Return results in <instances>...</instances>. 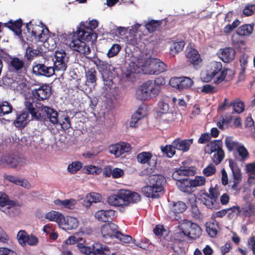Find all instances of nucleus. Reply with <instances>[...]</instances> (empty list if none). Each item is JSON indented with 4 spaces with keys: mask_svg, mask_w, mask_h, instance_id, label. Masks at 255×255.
Segmentation results:
<instances>
[{
    "mask_svg": "<svg viewBox=\"0 0 255 255\" xmlns=\"http://www.w3.org/2000/svg\"><path fill=\"white\" fill-rule=\"evenodd\" d=\"M255 11V4L247 5L243 9V12L246 16H251Z\"/></svg>",
    "mask_w": 255,
    "mask_h": 255,
    "instance_id": "obj_60",
    "label": "nucleus"
},
{
    "mask_svg": "<svg viewBox=\"0 0 255 255\" xmlns=\"http://www.w3.org/2000/svg\"><path fill=\"white\" fill-rule=\"evenodd\" d=\"M176 149V148L173 146L172 142L171 144L160 146V149L162 152L169 158L173 157L175 154Z\"/></svg>",
    "mask_w": 255,
    "mask_h": 255,
    "instance_id": "obj_43",
    "label": "nucleus"
},
{
    "mask_svg": "<svg viewBox=\"0 0 255 255\" xmlns=\"http://www.w3.org/2000/svg\"><path fill=\"white\" fill-rule=\"evenodd\" d=\"M185 55L187 61L192 64L196 69L202 61L198 51L193 48L187 47L185 50Z\"/></svg>",
    "mask_w": 255,
    "mask_h": 255,
    "instance_id": "obj_19",
    "label": "nucleus"
},
{
    "mask_svg": "<svg viewBox=\"0 0 255 255\" xmlns=\"http://www.w3.org/2000/svg\"><path fill=\"white\" fill-rule=\"evenodd\" d=\"M121 49V46L120 44H114L110 48L107 53L108 57L111 58L117 55Z\"/></svg>",
    "mask_w": 255,
    "mask_h": 255,
    "instance_id": "obj_54",
    "label": "nucleus"
},
{
    "mask_svg": "<svg viewBox=\"0 0 255 255\" xmlns=\"http://www.w3.org/2000/svg\"><path fill=\"white\" fill-rule=\"evenodd\" d=\"M25 163L26 159L18 155L5 154L2 155L0 159V165L7 166L12 168L22 166Z\"/></svg>",
    "mask_w": 255,
    "mask_h": 255,
    "instance_id": "obj_7",
    "label": "nucleus"
},
{
    "mask_svg": "<svg viewBox=\"0 0 255 255\" xmlns=\"http://www.w3.org/2000/svg\"><path fill=\"white\" fill-rule=\"evenodd\" d=\"M55 61L54 62V71H65L67 67L69 57L65 51L61 50L56 51L55 53Z\"/></svg>",
    "mask_w": 255,
    "mask_h": 255,
    "instance_id": "obj_12",
    "label": "nucleus"
},
{
    "mask_svg": "<svg viewBox=\"0 0 255 255\" xmlns=\"http://www.w3.org/2000/svg\"><path fill=\"white\" fill-rule=\"evenodd\" d=\"M229 167L232 171L233 177V184L231 186V189L235 190L237 185L240 183L242 180V173L241 169L237 163L232 159H229Z\"/></svg>",
    "mask_w": 255,
    "mask_h": 255,
    "instance_id": "obj_13",
    "label": "nucleus"
},
{
    "mask_svg": "<svg viewBox=\"0 0 255 255\" xmlns=\"http://www.w3.org/2000/svg\"><path fill=\"white\" fill-rule=\"evenodd\" d=\"M158 106L159 113L161 114H166L168 112L169 109V105L163 101H159Z\"/></svg>",
    "mask_w": 255,
    "mask_h": 255,
    "instance_id": "obj_59",
    "label": "nucleus"
},
{
    "mask_svg": "<svg viewBox=\"0 0 255 255\" xmlns=\"http://www.w3.org/2000/svg\"><path fill=\"white\" fill-rule=\"evenodd\" d=\"M236 51L232 47H226L223 48L220 54V57L226 63L233 61L235 57Z\"/></svg>",
    "mask_w": 255,
    "mask_h": 255,
    "instance_id": "obj_29",
    "label": "nucleus"
},
{
    "mask_svg": "<svg viewBox=\"0 0 255 255\" xmlns=\"http://www.w3.org/2000/svg\"><path fill=\"white\" fill-rule=\"evenodd\" d=\"M28 64L25 60L16 56H9L7 66L9 70L16 73H21L26 70Z\"/></svg>",
    "mask_w": 255,
    "mask_h": 255,
    "instance_id": "obj_10",
    "label": "nucleus"
},
{
    "mask_svg": "<svg viewBox=\"0 0 255 255\" xmlns=\"http://www.w3.org/2000/svg\"><path fill=\"white\" fill-rule=\"evenodd\" d=\"M211 139L210 134L207 132L201 134L198 140V142L201 144H205L209 142Z\"/></svg>",
    "mask_w": 255,
    "mask_h": 255,
    "instance_id": "obj_62",
    "label": "nucleus"
},
{
    "mask_svg": "<svg viewBox=\"0 0 255 255\" xmlns=\"http://www.w3.org/2000/svg\"><path fill=\"white\" fill-rule=\"evenodd\" d=\"M162 23V20L152 19L145 24V27L149 33H152L158 30Z\"/></svg>",
    "mask_w": 255,
    "mask_h": 255,
    "instance_id": "obj_38",
    "label": "nucleus"
},
{
    "mask_svg": "<svg viewBox=\"0 0 255 255\" xmlns=\"http://www.w3.org/2000/svg\"><path fill=\"white\" fill-rule=\"evenodd\" d=\"M254 24H245L239 27L236 30V33L240 36H249L254 30Z\"/></svg>",
    "mask_w": 255,
    "mask_h": 255,
    "instance_id": "obj_36",
    "label": "nucleus"
},
{
    "mask_svg": "<svg viewBox=\"0 0 255 255\" xmlns=\"http://www.w3.org/2000/svg\"><path fill=\"white\" fill-rule=\"evenodd\" d=\"M193 142V139L192 138L183 140L176 138L172 141V144L176 149L182 150L183 152H187L189 150Z\"/></svg>",
    "mask_w": 255,
    "mask_h": 255,
    "instance_id": "obj_25",
    "label": "nucleus"
},
{
    "mask_svg": "<svg viewBox=\"0 0 255 255\" xmlns=\"http://www.w3.org/2000/svg\"><path fill=\"white\" fill-rule=\"evenodd\" d=\"M115 211L113 210H101L97 211L95 214V218L103 222H110L115 216Z\"/></svg>",
    "mask_w": 255,
    "mask_h": 255,
    "instance_id": "obj_23",
    "label": "nucleus"
},
{
    "mask_svg": "<svg viewBox=\"0 0 255 255\" xmlns=\"http://www.w3.org/2000/svg\"><path fill=\"white\" fill-rule=\"evenodd\" d=\"M182 232L184 235L192 239L199 238L202 234L200 227L196 223L186 220L182 225Z\"/></svg>",
    "mask_w": 255,
    "mask_h": 255,
    "instance_id": "obj_8",
    "label": "nucleus"
},
{
    "mask_svg": "<svg viewBox=\"0 0 255 255\" xmlns=\"http://www.w3.org/2000/svg\"><path fill=\"white\" fill-rule=\"evenodd\" d=\"M32 72L36 76L50 77L54 75L55 71L53 66H47L44 64L34 63Z\"/></svg>",
    "mask_w": 255,
    "mask_h": 255,
    "instance_id": "obj_14",
    "label": "nucleus"
},
{
    "mask_svg": "<svg viewBox=\"0 0 255 255\" xmlns=\"http://www.w3.org/2000/svg\"><path fill=\"white\" fill-rule=\"evenodd\" d=\"M109 151L114 154L116 157H119L122 154L128 152L131 150L130 145L125 142H121L109 147Z\"/></svg>",
    "mask_w": 255,
    "mask_h": 255,
    "instance_id": "obj_16",
    "label": "nucleus"
},
{
    "mask_svg": "<svg viewBox=\"0 0 255 255\" xmlns=\"http://www.w3.org/2000/svg\"><path fill=\"white\" fill-rule=\"evenodd\" d=\"M225 144L229 151L237 149L240 145L238 141H233L230 137H227L225 138Z\"/></svg>",
    "mask_w": 255,
    "mask_h": 255,
    "instance_id": "obj_49",
    "label": "nucleus"
},
{
    "mask_svg": "<svg viewBox=\"0 0 255 255\" xmlns=\"http://www.w3.org/2000/svg\"><path fill=\"white\" fill-rule=\"evenodd\" d=\"M228 69L223 68L220 62L212 61L209 64L206 71L201 74V78L204 82H209L214 78V82L219 84L224 81L227 74Z\"/></svg>",
    "mask_w": 255,
    "mask_h": 255,
    "instance_id": "obj_4",
    "label": "nucleus"
},
{
    "mask_svg": "<svg viewBox=\"0 0 255 255\" xmlns=\"http://www.w3.org/2000/svg\"><path fill=\"white\" fill-rule=\"evenodd\" d=\"M237 150L242 161L245 160L249 156L248 150L243 145H239Z\"/></svg>",
    "mask_w": 255,
    "mask_h": 255,
    "instance_id": "obj_52",
    "label": "nucleus"
},
{
    "mask_svg": "<svg viewBox=\"0 0 255 255\" xmlns=\"http://www.w3.org/2000/svg\"><path fill=\"white\" fill-rule=\"evenodd\" d=\"M29 235L25 230H20L17 234V239L19 244L22 247L26 245Z\"/></svg>",
    "mask_w": 255,
    "mask_h": 255,
    "instance_id": "obj_47",
    "label": "nucleus"
},
{
    "mask_svg": "<svg viewBox=\"0 0 255 255\" xmlns=\"http://www.w3.org/2000/svg\"><path fill=\"white\" fill-rule=\"evenodd\" d=\"M24 105L25 109L31 115L32 119L40 121L49 120L53 125L58 124V113L54 109L35 102L32 98L26 99Z\"/></svg>",
    "mask_w": 255,
    "mask_h": 255,
    "instance_id": "obj_1",
    "label": "nucleus"
},
{
    "mask_svg": "<svg viewBox=\"0 0 255 255\" xmlns=\"http://www.w3.org/2000/svg\"><path fill=\"white\" fill-rule=\"evenodd\" d=\"M210 146V153L215 152L222 149V144L220 140H215L208 145Z\"/></svg>",
    "mask_w": 255,
    "mask_h": 255,
    "instance_id": "obj_55",
    "label": "nucleus"
},
{
    "mask_svg": "<svg viewBox=\"0 0 255 255\" xmlns=\"http://www.w3.org/2000/svg\"><path fill=\"white\" fill-rule=\"evenodd\" d=\"M97 71L94 67L88 69L85 71L86 82L91 84L94 87L96 85L97 80Z\"/></svg>",
    "mask_w": 255,
    "mask_h": 255,
    "instance_id": "obj_34",
    "label": "nucleus"
},
{
    "mask_svg": "<svg viewBox=\"0 0 255 255\" xmlns=\"http://www.w3.org/2000/svg\"><path fill=\"white\" fill-rule=\"evenodd\" d=\"M114 225L105 224L103 225L101 229V232L102 236L104 238H116V234L118 232L114 228Z\"/></svg>",
    "mask_w": 255,
    "mask_h": 255,
    "instance_id": "obj_30",
    "label": "nucleus"
},
{
    "mask_svg": "<svg viewBox=\"0 0 255 255\" xmlns=\"http://www.w3.org/2000/svg\"><path fill=\"white\" fill-rule=\"evenodd\" d=\"M186 208L187 206L183 202H172L169 205V214L177 216L178 214L183 213Z\"/></svg>",
    "mask_w": 255,
    "mask_h": 255,
    "instance_id": "obj_26",
    "label": "nucleus"
},
{
    "mask_svg": "<svg viewBox=\"0 0 255 255\" xmlns=\"http://www.w3.org/2000/svg\"><path fill=\"white\" fill-rule=\"evenodd\" d=\"M74 37H77V39H80L86 42L93 41L96 39L97 36L94 31H90L84 27L81 26L77 28V31L74 33Z\"/></svg>",
    "mask_w": 255,
    "mask_h": 255,
    "instance_id": "obj_15",
    "label": "nucleus"
},
{
    "mask_svg": "<svg viewBox=\"0 0 255 255\" xmlns=\"http://www.w3.org/2000/svg\"><path fill=\"white\" fill-rule=\"evenodd\" d=\"M115 238L119 239L121 242L126 244L130 243L132 239L131 236L125 235L119 231L116 234Z\"/></svg>",
    "mask_w": 255,
    "mask_h": 255,
    "instance_id": "obj_57",
    "label": "nucleus"
},
{
    "mask_svg": "<svg viewBox=\"0 0 255 255\" xmlns=\"http://www.w3.org/2000/svg\"><path fill=\"white\" fill-rule=\"evenodd\" d=\"M60 251L61 252L60 255H73L71 249L66 244H62Z\"/></svg>",
    "mask_w": 255,
    "mask_h": 255,
    "instance_id": "obj_63",
    "label": "nucleus"
},
{
    "mask_svg": "<svg viewBox=\"0 0 255 255\" xmlns=\"http://www.w3.org/2000/svg\"><path fill=\"white\" fill-rule=\"evenodd\" d=\"M33 97L38 101H43L48 99L50 95L51 92L49 87L46 85H42L38 88L32 90Z\"/></svg>",
    "mask_w": 255,
    "mask_h": 255,
    "instance_id": "obj_20",
    "label": "nucleus"
},
{
    "mask_svg": "<svg viewBox=\"0 0 255 255\" xmlns=\"http://www.w3.org/2000/svg\"><path fill=\"white\" fill-rule=\"evenodd\" d=\"M193 187L202 186L205 184L206 179L204 176H196L194 180H191Z\"/></svg>",
    "mask_w": 255,
    "mask_h": 255,
    "instance_id": "obj_56",
    "label": "nucleus"
},
{
    "mask_svg": "<svg viewBox=\"0 0 255 255\" xmlns=\"http://www.w3.org/2000/svg\"><path fill=\"white\" fill-rule=\"evenodd\" d=\"M193 84V81L188 77H172L169 85L179 91L190 88Z\"/></svg>",
    "mask_w": 255,
    "mask_h": 255,
    "instance_id": "obj_11",
    "label": "nucleus"
},
{
    "mask_svg": "<svg viewBox=\"0 0 255 255\" xmlns=\"http://www.w3.org/2000/svg\"><path fill=\"white\" fill-rule=\"evenodd\" d=\"M41 52L38 49H33L30 46H28L26 49V51L24 53V57L26 58V62L29 64L31 60L35 57L39 55Z\"/></svg>",
    "mask_w": 255,
    "mask_h": 255,
    "instance_id": "obj_37",
    "label": "nucleus"
},
{
    "mask_svg": "<svg viewBox=\"0 0 255 255\" xmlns=\"http://www.w3.org/2000/svg\"><path fill=\"white\" fill-rule=\"evenodd\" d=\"M141 200L140 195L135 192L126 189H120L117 194H113L107 198V202L115 207L128 206L130 204L136 203Z\"/></svg>",
    "mask_w": 255,
    "mask_h": 255,
    "instance_id": "obj_2",
    "label": "nucleus"
},
{
    "mask_svg": "<svg viewBox=\"0 0 255 255\" xmlns=\"http://www.w3.org/2000/svg\"><path fill=\"white\" fill-rule=\"evenodd\" d=\"M69 46L75 51L85 55H88L91 49L86 42L80 40V39L73 38L69 44Z\"/></svg>",
    "mask_w": 255,
    "mask_h": 255,
    "instance_id": "obj_17",
    "label": "nucleus"
},
{
    "mask_svg": "<svg viewBox=\"0 0 255 255\" xmlns=\"http://www.w3.org/2000/svg\"><path fill=\"white\" fill-rule=\"evenodd\" d=\"M249 56L246 54L241 55L240 58V62L241 67V71L239 73V78H244V73L246 71V66L248 64Z\"/></svg>",
    "mask_w": 255,
    "mask_h": 255,
    "instance_id": "obj_46",
    "label": "nucleus"
},
{
    "mask_svg": "<svg viewBox=\"0 0 255 255\" xmlns=\"http://www.w3.org/2000/svg\"><path fill=\"white\" fill-rule=\"evenodd\" d=\"M177 185L180 190L183 192H192L191 181L189 178L184 179H177Z\"/></svg>",
    "mask_w": 255,
    "mask_h": 255,
    "instance_id": "obj_31",
    "label": "nucleus"
},
{
    "mask_svg": "<svg viewBox=\"0 0 255 255\" xmlns=\"http://www.w3.org/2000/svg\"><path fill=\"white\" fill-rule=\"evenodd\" d=\"M166 65L159 59H155L150 64L149 74L150 75H158L166 70Z\"/></svg>",
    "mask_w": 255,
    "mask_h": 255,
    "instance_id": "obj_24",
    "label": "nucleus"
},
{
    "mask_svg": "<svg viewBox=\"0 0 255 255\" xmlns=\"http://www.w3.org/2000/svg\"><path fill=\"white\" fill-rule=\"evenodd\" d=\"M82 163L80 161L73 162L68 166V170L71 173H75L82 167Z\"/></svg>",
    "mask_w": 255,
    "mask_h": 255,
    "instance_id": "obj_53",
    "label": "nucleus"
},
{
    "mask_svg": "<svg viewBox=\"0 0 255 255\" xmlns=\"http://www.w3.org/2000/svg\"><path fill=\"white\" fill-rule=\"evenodd\" d=\"M236 208L238 214L242 215L245 218H250L255 215V206L251 203L244 205L241 207L234 206Z\"/></svg>",
    "mask_w": 255,
    "mask_h": 255,
    "instance_id": "obj_22",
    "label": "nucleus"
},
{
    "mask_svg": "<svg viewBox=\"0 0 255 255\" xmlns=\"http://www.w3.org/2000/svg\"><path fill=\"white\" fill-rule=\"evenodd\" d=\"M77 247L80 252L85 255H110V248L101 243L95 242L92 246H86L82 243H78Z\"/></svg>",
    "mask_w": 255,
    "mask_h": 255,
    "instance_id": "obj_5",
    "label": "nucleus"
},
{
    "mask_svg": "<svg viewBox=\"0 0 255 255\" xmlns=\"http://www.w3.org/2000/svg\"><path fill=\"white\" fill-rule=\"evenodd\" d=\"M60 223L59 227L65 230H71L77 228L79 225L78 220L71 216L64 217Z\"/></svg>",
    "mask_w": 255,
    "mask_h": 255,
    "instance_id": "obj_21",
    "label": "nucleus"
},
{
    "mask_svg": "<svg viewBox=\"0 0 255 255\" xmlns=\"http://www.w3.org/2000/svg\"><path fill=\"white\" fill-rule=\"evenodd\" d=\"M216 171L215 166L212 164H210L203 170V173L204 175L207 177L214 175Z\"/></svg>",
    "mask_w": 255,
    "mask_h": 255,
    "instance_id": "obj_58",
    "label": "nucleus"
},
{
    "mask_svg": "<svg viewBox=\"0 0 255 255\" xmlns=\"http://www.w3.org/2000/svg\"><path fill=\"white\" fill-rule=\"evenodd\" d=\"M229 107H232L234 111L238 114H241L244 111L245 105L244 103L239 99H237L233 102H231Z\"/></svg>",
    "mask_w": 255,
    "mask_h": 255,
    "instance_id": "obj_45",
    "label": "nucleus"
},
{
    "mask_svg": "<svg viewBox=\"0 0 255 255\" xmlns=\"http://www.w3.org/2000/svg\"><path fill=\"white\" fill-rule=\"evenodd\" d=\"M158 94V90L153 85L152 80L142 84L136 93V98L142 101H148Z\"/></svg>",
    "mask_w": 255,
    "mask_h": 255,
    "instance_id": "obj_6",
    "label": "nucleus"
},
{
    "mask_svg": "<svg viewBox=\"0 0 255 255\" xmlns=\"http://www.w3.org/2000/svg\"><path fill=\"white\" fill-rule=\"evenodd\" d=\"M28 113H29L23 112L17 117L14 122L17 127L24 128L26 125Z\"/></svg>",
    "mask_w": 255,
    "mask_h": 255,
    "instance_id": "obj_42",
    "label": "nucleus"
},
{
    "mask_svg": "<svg viewBox=\"0 0 255 255\" xmlns=\"http://www.w3.org/2000/svg\"><path fill=\"white\" fill-rule=\"evenodd\" d=\"M240 23L241 22L238 19H236L231 24H227L224 27V32L226 34H230L234 29L240 25Z\"/></svg>",
    "mask_w": 255,
    "mask_h": 255,
    "instance_id": "obj_50",
    "label": "nucleus"
},
{
    "mask_svg": "<svg viewBox=\"0 0 255 255\" xmlns=\"http://www.w3.org/2000/svg\"><path fill=\"white\" fill-rule=\"evenodd\" d=\"M98 24L99 22L97 20L92 19L88 22L82 21L80 23V25L85 27L88 30L94 31V29L98 27Z\"/></svg>",
    "mask_w": 255,
    "mask_h": 255,
    "instance_id": "obj_48",
    "label": "nucleus"
},
{
    "mask_svg": "<svg viewBox=\"0 0 255 255\" xmlns=\"http://www.w3.org/2000/svg\"><path fill=\"white\" fill-rule=\"evenodd\" d=\"M63 215L61 213L55 211H51L45 215L46 219L51 221L56 222L59 226L62 221V219H63Z\"/></svg>",
    "mask_w": 255,
    "mask_h": 255,
    "instance_id": "obj_40",
    "label": "nucleus"
},
{
    "mask_svg": "<svg viewBox=\"0 0 255 255\" xmlns=\"http://www.w3.org/2000/svg\"><path fill=\"white\" fill-rule=\"evenodd\" d=\"M225 157V153L223 149L215 152L212 157L213 162L216 164H220Z\"/></svg>",
    "mask_w": 255,
    "mask_h": 255,
    "instance_id": "obj_51",
    "label": "nucleus"
},
{
    "mask_svg": "<svg viewBox=\"0 0 255 255\" xmlns=\"http://www.w3.org/2000/svg\"><path fill=\"white\" fill-rule=\"evenodd\" d=\"M219 196L218 190L213 188L209 189V194L205 192L200 196V200L208 208L216 209L218 205L217 200Z\"/></svg>",
    "mask_w": 255,
    "mask_h": 255,
    "instance_id": "obj_9",
    "label": "nucleus"
},
{
    "mask_svg": "<svg viewBox=\"0 0 255 255\" xmlns=\"http://www.w3.org/2000/svg\"><path fill=\"white\" fill-rule=\"evenodd\" d=\"M26 28L27 32L35 39L37 38L38 41L43 42L46 40V35L42 27L36 25H33L31 24V21H29L26 24Z\"/></svg>",
    "mask_w": 255,
    "mask_h": 255,
    "instance_id": "obj_18",
    "label": "nucleus"
},
{
    "mask_svg": "<svg viewBox=\"0 0 255 255\" xmlns=\"http://www.w3.org/2000/svg\"><path fill=\"white\" fill-rule=\"evenodd\" d=\"M58 124H59L61 125L62 128L64 129H68L70 128H71V122L69 117L68 116H65L63 121L61 122L59 120V122Z\"/></svg>",
    "mask_w": 255,
    "mask_h": 255,
    "instance_id": "obj_61",
    "label": "nucleus"
},
{
    "mask_svg": "<svg viewBox=\"0 0 255 255\" xmlns=\"http://www.w3.org/2000/svg\"><path fill=\"white\" fill-rule=\"evenodd\" d=\"M22 25V21L21 19H18L15 21L10 20L7 22L3 23V26L7 27L13 31L16 35L21 34V27Z\"/></svg>",
    "mask_w": 255,
    "mask_h": 255,
    "instance_id": "obj_28",
    "label": "nucleus"
},
{
    "mask_svg": "<svg viewBox=\"0 0 255 255\" xmlns=\"http://www.w3.org/2000/svg\"><path fill=\"white\" fill-rule=\"evenodd\" d=\"M166 178L160 174L149 176L146 186L142 188V192L145 196L152 199L158 198L164 193V185Z\"/></svg>",
    "mask_w": 255,
    "mask_h": 255,
    "instance_id": "obj_3",
    "label": "nucleus"
},
{
    "mask_svg": "<svg viewBox=\"0 0 255 255\" xmlns=\"http://www.w3.org/2000/svg\"><path fill=\"white\" fill-rule=\"evenodd\" d=\"M185 43L183 40L173 41L170 47V51L173 55L178 54L182 51L185 46Z\"/></svg>",
    "mask_w": 255,
    "mask_h": 255,
    "instance_id": "obj_41",
    "label": "nucleus"
},
{
    "mask_svg": "<svg viewBox=\"0 0 255 255\" xmlns=\"http://www.w3.org/2000/svg\"><path fill=\"white\" fill-rule=\"evenodd\" d=\"M152 157V154L150 152L143 151L137 155V161L141 164L148 163L151 165L150 160Z\"/></svg>",
    "mask_w": 255,
    "mask_h": 255,
    "instance_id": "obj_39",
    "label": "nucleus"
},
{
    "mask_svg": "<svg viewBox=\"0 0 255 255\" xmlns=\"http://www.w3.org/2000/svg\"><path fill=\"white\" fill-rule=\"evenodd\" d=\"M195 173V170L193 169V167L188 168L181 167L177 169L172 174V177L174 179H177L178 176H193Z\"/></svg>",
    "mask_w": 255,
    "mask_h": 255,
    "instance_id": "obj_33",
    "label": "nucleus"
},
{
    "mask_svg": "<svg viewBox=\"0 0 255 255\" xmlns=\"http://www.w3.org/2000/svg\"><path fill=\"white\" fill-rule=\"evenodd\" d=\"M101 199V196L100 194L95 192L91 193L86 196L83 201V205L87 207H89L92 205V203L100 202Z\"/></svg>",
    "mask_w": 255,
    "mask_h": 255,
    "instance_id": "obj_35",
    "label": "nucleus"
},
{
    "mask_svg": "<svg viewBox=\"0 0 255 255\" xmlns=\"http://www.w3.org/2000/svg\"><path fill=\"white\" fill-rule=\"evenodd\" d=\"M54 203L58 207V209H68L70 210H73L75 208V205L77 204V201L73 198L65 199L64 200L57 199L54 201Z\"/></svg>",
    "mask_w": 255,
    "mask_h": 255,
    "instance_id": "obj_27",
    "label": "nucleus"
},
{
    "mask_svg": "<svg viewBox=\"0 0 255 255\" xmlns=\"http://www.w3.org/2000/svg\"><path fill=\"white\" fill-rule=\"evenodd\" d=\"M38 243V239L33 234L28 236V239L26 244L30 246H36Z\"/></svg>",
    "mask_w": 255,
    "mask_h": 255,
    "instance_id": "obj_64",
    "label": "nucleus"
},
{
    "mask_svg": "<svg viewBox=\"0 0 255 255\" xmlns=\"http://www.w3.org/2000/svg\"><path fill=\"white\" fill-rule=\"evenodd\" d=\"M205 226L208 235L211 238L216 237L220 229L219 223L216 221H209L206 222Z\"/></svg>",
    "mask_w": 255,
    "mask_h": 255,
    "instance_id": "obj_32",
    "label": "nucleus"
},
{
    "mask_svg": "<svg viewBox=\"0 0 255 255\" xmlns=\"http://www.w3.org/2000/svg\"><path fill=\"white\" fill-rule=\"evenodd\" d=\"M12 111V105L7 101L0 102V117L10 113Z\"/></svg>",
    "mask_w": 255,
    "mask_h": 255,
    "instance_id": "obj_44",
    "label": "nucleus"
}]
</instances>
